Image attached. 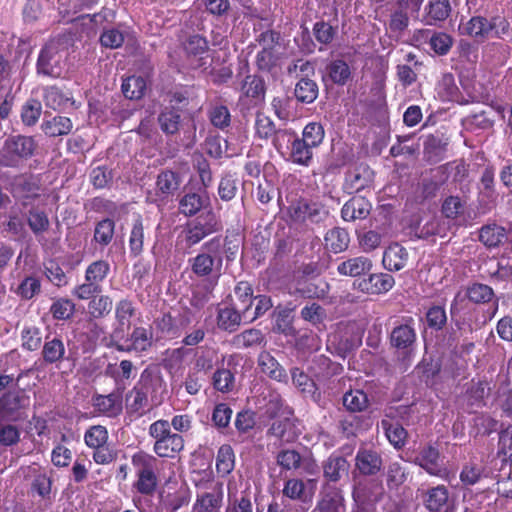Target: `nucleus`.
<instances>
[{
    "label": "nucleus",
    "instance_id": "obj_12",
    "mask_svg": "<svg viewBox=\"0 0 512 512\" xmlns=\"http://www.w3.org/2000/svg\"><path fill=\"white\" fill-rule=\"evenodd\" d=\"M412 323L413 319L409 318L405 323L395 326L390 333L391 346L405 356L411 353L416 341V332Z\"/></svg>",
    "mask_w": 512,
    "mask_h": 512
},
{
    "label": "nucleus",
    "instance_id": "obj_52",
    "mask_svg": "<svg viewBox=\"0 0 512 512\" xmlns=\"http://www.w3.org/2000/svg\"><path fill=\"white\" fill-rule=\"evenodd\" d=\"M285 55V52L258 51L255 63L259 70L271 72L278 67Z\"/></svg>",
    "mask_w": 512,
    "mask_h": 512
},
{
    "label": "nucleus",
    "instance_id": "obj_45",
    "mask_svg": "<svg viewBox=\"0 0 512 512\" xmlns=\"http://www.w3.org/2000/svg\"><path fill=\"white\" fill-rule=\"evenodd\" d=\"M327 74L333 83L344 85L351 77L349 65L342 59H335L327 65Z\"/></svg>",
    "mask_w": 512,
    "mask_h": 512
},
{
    "label": "nucleus",
    "instance_id": "obj_36",
    "mask_svg": "<svg viewBox=\"0 0 512 512\" xmlns=\"http://www.w3.org/2000/svg\"><path fill=\"white\" fill-rule=\"evenodd\" d=\"M73 128L70 118L65 116H55L50 120L43 121L42 131L49 137L64 136L71 132Z\"/></svg>",
    "mask_w": 512,
    "mask_h": 512
},
{
    "label": "nucleus",
    "instance_id": "obj_23",
    "mask_svg": "<svg viewBox=\"0 0 512 512\" xmlns=\"http://www.w3.org/2000/svg\"><path fill=\"white\" fill-rule=\"evenodd\" d=\"M371 211V203L364 197H352L342 209L341 216L344 221L365 219Z\"/></svg>",
    "mask_w": 512,
    "mask_h": 512
},
{
    "label": "nucleus",
    "instance_id": "obj_58",
    "mask_svg": "<svg viewBox=\"0 0 512 512\" xmlns=\"http://www.w3.org/2000/svg\"><path fill=\"white\" fill-rule=\"evenodd\" d=\"M85 444L89 448H99L107 444L108 431L102 425L91 426L84 434Z\"/></svg>",
    "mask_w": 512,
    "mask_h": 512
},
{
    "label": "nucleus",
    "instance_id": "obj_54",
    "mask_svg": "<svg viewBox=\"0 0 512 512\" xmlns=\"http://www.w3.org/2000/svg\"><path fill=\"white\" fill-rule=\"evenodd\" d=\"M324 136L323 126L317 122H310L304 127L300 140L314 149L323 142Z\"/></svg>",
    "mask_w": 512,
    "mask_h": 512
},
{
    "label": "nucleus",
    "instance_id": "obj_44",
    "mask_svg": "<svg viewBox=\"0 0 512 512\" xmlns=\"http://www.w3.org/2000/svg\"><path fill=\"white\" fill-rule=\"evenodd\" d=\"M290 159L295 164L308 167L313 159V148L297 137L291 146Z\"/></svg>",
    "mask_w": 512,
    "mask_h": 512
},
{
    "label": "nucleus",
    "instance_id": "obj_57",
    "mask_svg": "<svg viewBox=\"0 0 512 512\" xmlns=\"http://www.w3.org/2000/svg\"><path fill=\"white\" fill-rule=\"evenodd\" d=\"M89 300L88 312L93 318H101L110 313L112 299L108 295H95Z\"/></svg>",
    "mask_w": 512,
    "mask_h": 512
},
{
    "label": "nucleus",
    "instance_id": "obj_3",
    "mask_svg": "<svg viewBox=\"0 0 512 512\" xmlns=\"http://www.w3.org/2000/svg\"><path fill=\"white\" fill-rule=\"evenodd\" d=\"M110 265L105 260L89 264L85 270V281L74 287L72 295L79 300H88L102 292V282L108 276Z\"/></svg>",
    "mask_w": 512,
    "mask_h": 512
},
{
    "label": "nucleus",
    "instance_id": "obj_20",
    "mask_svg": "<svg viewBox=\"0 0 512 512\" xmlns=\"http://www.w3.org/2000/svg\"><path fill=\"white\" fill-rule=\"evenodd\" d=\"M449 139L442 133L428 135L424 140V158L430 163L441 161L447 151Z\"/></svg>",
    "mask_w": 512,
    "mask_h": 512
},
{
    "label": "nucleus",
    "instance_id": "obj_11",
    "mask_svg": "<svg viewBox=\"0 0 512 512\" xmlns=\"http://www.w3.org/2000/svg\"><path fill=\"white\" fill-rule=\"evenodd\" d=\"M162 385L160 377H152L150 374H142L141 381L138 386H135L130 392L129 399L131 400L129 407L132 411L138 412L148 405V395L154 389Z\"/></svg>",
    "mask_w": 512,
    "mask_h": 512
},
{
    "label": "nucleus",
    "instance_id": "obj_15",
    "mask_svg": "<svg viewBox=\"0 0 512 512\" xmlns=\"http://www.w3.org/2000/svg\"><path fill=\"white\" fill-rule=\"evenodd\" d=\"M42 361L46 365L59 366L67 359V351L61 337L47 336L41 350Z\"/></svg>",
    "mask_w": 512,
    "mask_h": 512
},
{
    "label": "nucleus",
    "instance_id": "obj_39",
    "mask_svg": "<svg viewBox=\"0 0 512 512\" xmlns=\"http://www.w3.org/2000/svg\"><path fill=\"white\" fill-rule=\"evenodd\" d=\"M126 342L131 343L133 352L142 353L152 346L153 333L149 328L135 327Z\"/></svg>",
    "mask_w": 512,
    "mask_h": 512
},
{
    "label": "nucleus",
    "instance_id": "obj_28",
    "mask_svg": "<svg viewBox=\"0 0 512 512\" xmlns=\"http://www.w3.org/2000/svg\"><path fill=\"white\" fill-rule=\"evenodd\" d=\"M258 365L261 371L269 376L271 379L278 382H286L288 379L285 369L278 363V361L267 351L259 354Z\"/></svg>",
    "mask_w": 512,
    "mask_h": 512
},
{
    "label": "nucleus",
    "instance_id": "obj_2",
    "mask_svg": "<svg viewBox=\"0 0 512 512\" xmlns=\"http://www.w3.org/2000/svg\"><path fill=\"white\" fill-rule=\"evenodd\" d=\"M189 265L197 277L218 278L223 265L221 237H214L204 243L202 252L189 259Z\"/></svg>",
    "mask_w": 512,
    "mask_h": 512
},
{
    "label": "nucleus",
    "instance_id": "obj_43",
    "mask_svg": "<svg viewBox=\"0 0 512 512\" xmlns=\"http://www.w3.org/2000/svg\"><path fill=\"white\" fill-rule=\"evenodd\" d=\"M241 92L246 97L257 101L263 100L265 95L264 80L257 75H247L242 81Z\"/></svg>",
    "mask_w": 512,
    "mask_h": 512
},
{
    "label": "nucleus",
    "instance_id": "obj_42",
    "mask_svg": "<svg viewBox=\"0 0 512 512\" xmlns=\"http://www.w3.org/2000/svg\"><path fill=\"white\" fill-rule=\"evenodd\" d=\"M448 231V224L437 216H430L425 221L419 224L418 233L419 237H430L438 235L440 237L446 236Z\"/></svg>",
    "mask_w": 512,
    "mask_h": 512
},
{
    "label": "nucleus",
    "instance_id": "obj_13",
    "mask_svg": "<svg viewBox=\"0 0 512 512\" xmlns=\"http://www.w3.org/2000/svg\"><path fill=\"white\" fill-rule=\"evenodd\" d=\"M317 489V479H308L304 482L298 478H292L285 482L283 494L292 499L304 503L311 502Z\"/></svg>",
    "mask_w": 512,
    "mask_h": 512
},
{
    "label": "nucleus",
    "instance_id": "obj_64",
    "mask_svg": "<svg viewBox=\"0 0 512 512\" xmlns=\"http://www.w3.org/2000/svg\"><path fill=\"white\" fill-rule=\"evenodd\" d=\"M235 384L234 374L225 368L218 369L213 374V386L222 393H227L233 390Z\"/></svg>",
    "mask_w": 512,
    "mask_h": 512
},
{
    "label": "nucleus",
    "instance_id": "obj_33",
    "mask_svg": "<svg viewBox=\"0 0 512 512\" xmlns=\"http://www.w3.org/2000/svg\"><path fill=\"white\" fill-rule=\"evenodd\" d=\"M344 507V498L337 489L326 491L311 512H341Z\"/></svg>",
    "mask_w": 512,
    "mask_h": 512
},
{
    "label": "nucleus",
    "instance_id": "obj_17",
    "mask_svg": "<svg viewBox=\"0 0 512 512\" xmlns=\"http://www.w3.org/2000/svg\"><path fill=\"white\" fill-rule=\"evenodd\" d=\"M267 435L275 437L281 443H291L297 439V431L293 415L275 419L269 429Z\"/></svg>",
    "mask_w": 512,
    "mask_h": 512
},
{
    "label": "nucleus",
    "instance_id": "obj_6",
    "mask_svg": "<svg viewBox=\"0 0 512 512\" xmlns=\"http://www.w3.org/2000/svg\"><path fill=\"white\" fill-rule=\"evenodd\" d=\"M221 228V223L216 215L208 212L205 217H199L188 222L183 233L187 245L191 247L201 242L207 236L220 231Z\"/></svg>",
    "mask_w": 512,
    "mask_h": 512
},
{
    "label": "nucleus",
    "instance_id": "obj_56",
    "mask_svg": "<svg viewBox=\"0 0 512 512\" xmlns=\"http://www.w3.org/2000/svg\"><path fill=\"white\" fill-rule=\"evenodd\" d=\"M264 340L262 332L258 329H248L233 337L232 343L237 348H248L260 345Z\"/></svg>",
    "mask_w": 512,
    "mask_h": 512
},
{
    "label": "nucleus",
    "instance_id": "obj_14",
    "mask_svg": "<svg viewBox=\"0 0 512 512\" xmlns=\"http://www.w3.org/2000/svg\"><path fill=\"white\" fill-rule=\"evenodd\" d=\"M373 175V171L367 164L355 165L346 174L345 189L348 193L359 192L372 183Z\"/></svg>",
    "mask_w": 512,
    "mask_h": 512
},
{
    "label": "nucleus",
    "instance_id": "obj_16",
    "mask_svg": "<svg viewBox=\"0 0 512 512\" xmlns=\"http://www.w3.org/2000/svg\"><path fill=\"white\" fill-rule=\"evenodd\" d=\"M223 500L222 484H216L211 491L198 494L193 504V512H220Z\"/></svg>",
    "mask_w": 512,
    "mask_h": 512
},
{
    "label": "nucleus",
    "instance_id": "obj_59",
    "mask_svg": "<svg viewBox=\"0 0 512 512\" xmlns=\"http://www.w3.org/2000/svg\"><path fill=\"white\" fill-rule=\"evenodd\" d=\"M181 116L178 111L166 109L158 116L161 130L166 134H175L179 130Z\"/></svg>",
    "mask_w": 512,
    "mask_h": 512
},
{
    "label": "nucleus",
    "instance_id": "obj_48",
    "mask_svg": "<svg viewBox=\"0 0 512 512\" xmlns=\"http://www.w3.org/2000/svg\"><path fill=\"white\" fill-rule=\"evenodd\" d=\"M462 34L475 37L485 38L488 33V19L482 16H474L464 25L460 26Z\"/></svg>",
    "mask_w": 512,
    "mask_h": 512
},
{
    "label": "nucleus",
    "instance_id": "obj_41",
    "mask_svg": "<svg viewBox=\"0 0 512 512\" xmlns=\"http://www.w3.org/2000/svg\"><path fill=\"white\" fill-rule=\"evenodd\" d=\"M243 318L241 310L235 307H224L218 312V326L223 330L235 331Z\"/></svg>",
    "mask_w": 512,
    "mask_h": 512
},
{
    "label": "nucleus",
    "instance_id": "obj_50",
    "mask_svg": "<svg viewBox=\"0 0 512 512\" xmlns=\"http://www.w3.org/2000/svg\"><path fill=\"white\" fill-rule=\"evenodd\" d=\"M466 201L459 196H448L444 199L441 212L447 219L455 220L464 214Z\"/></svg>",
    "mask_w": 512,
    "mask_h": 512
},
{
    "label": "nucleus",
    "instance_id": "obj_1",
    "mask_svg": "<svg viewBox=\"0 0 512 512\" xmlns=\"http://www.w3.org/2000/svg\"><path fill=\"white\" fill-rule=\"evenodd\" d=\"M37 148L38 144L32 136H9L0 148V167L20 168L34 156Z\"/></svg>",
    "mask_w": 512,
    "mask_h": 512
},
{
    "label": "nucleus",
    "instance_id": "obj_22",
    "mask_svg": "<svg viewBox=\"0 0 512 512\" xmlns=\"http://www.w3.org/2000/svg\"><path fill=\"white\" fill-rule=\"evenodd\" d=\"M451 10L449 0H430L425 6L423 21L426 25H437L449 17Z\"/></svg>",
    "mask_w": 512,
    "mask_h": 512
},
{
    "label": "nucleus",
    "instance_id": "obj_62",
    "mask_svg": "<svg viewBox=\"0 0 512 512\" xmlns=\"http://www.w3.org/2000/svg\"><path fill=\"white\" fill-rule=\"evenodd\" d=\"M276 463L284 470H296L301 466L302 457L294 449H283L277 453Z\"/></svg>",
    "mask_w": 512,
    "mask_h": 512
},
{
    "label": "nucleus",
    "instance_id": "obj_46",
    "mask_svg": "<svg viewBox=\"0 0 512 512\" xmlns=\"http://www.w3.org/2000/svg\"><path fill=\"white\" fill-rule=\"evenodd\" d=\"M294 94L299 102L309 104L317 98L318 86L313 80L302 78L296 84Z\"/></svg>",
    "mask_w": 512,
    "mask_h": 512
},
{
    "label": "nucleus",
    "instance_id": "obj_34",
    "mask_svg": "<svg viewBox=\"0 0 512 512\" xmlns=\"http://www.w3.org/2000/svg\"><path fill=\"white\" fill-rule=\"evenodd\" d=\"M292 382L304 395L310 396L314 401H319L320 392L314 381L301 369L294 367L291 369Z\"/></svg>",
    "mask_w": 512,
    "mask_h": 512
},
{
    "label": "nucleus",
    "instance_id": "obj_5",
    "mask_svg": "<svg viewBox=\"0 0 512 512\" xmlns=\"http://www.w3.org/2000/svg\"><path fill=\"white\" fill-rule=\"evenodd\" d=\"M288 215L295 223H320L328 216V210L319 201L300 198L292 202Z\"/></svg>",
    "mask_w": 512,
    "mask_h": 512
},
{
    "label": "nucleus",
    "instance_id": "obj_10",
    "mask_svg": "<svg viewBox=\"0 0 512 512\" xmlns=\"http://www.w3.org/2000/svg\"><path fill=\"white\" fill-rule=\"evenodd\" d=\"M11 192L14 197L23 201V205H27L28 200H34L40 196L39 180L32 174L16 175L11 183Z\"/></svg>",
    "mask_w": 512,
    "mask_h": 512
},
{
    "label": "nucleus",
    "instance_id": "obj_21",
    "mask_svg": "<svg viewBox=\"0 0 512 512\" xmlns=\"http://www.w3.org/2000/svg\"><path fill=\"white\" fill-rule=\"evenodd\" d=\"M373 268L371 259L365 256H357L342 261L337 266V272L341 276L360 277L369 273Z\"/></svg>",
    "mask_w": 512,
    "mask_h": 512
},
{
    "label": "nucleus",
    "instance_id": "obj_9",
    "mask_svg": "<svg viewBox=\"0 0 512 512\" xmlns=\"http://www.w3.org/2000/svg\"><path fill=\"white\" fill-rule=\"evenodd\" d=\"M62 60L63 54L59 50V44L51 41L41 50L37 62L38 71L49 76H59Z\"/></svg>",
    "mask_w": 512,
    "mask_h": 512
},
{
    "label": "nucleus",
    "instance_id": "obj_29",
    "mask_svg": "<svg viewBox=\"0 0 512 512\" xmlns=\"http://www.w3.org/2000/svg\"><path fill=\"white\" fill-rule=\"evenodd\" d=\"M349 243V233L341 227L329 229L324 236L325 248L335 254L347 250Z\"/></svg>",
    "mask_w": 512,
    "mask_h": 512
},
{
    "label": "nucleus",
    "instance_id": "obj_19",
    "mask_svg": "<svg viewBox=\"0 0 512 512\" xmlns=\"http://www.w3.org/2000/svg\"><path fill=\"white\" fill-rule=\"evenodd\" d=\"M380 454L371 449H360L355 456V467L360 474L371 476L377 474L382 468Z\"/></svg>",
    "mask_w": 512,
    "mask_h": 512
},
{
    "label": "nucleus",
    "instance_id": "obj_55",
    "mask_svg": "<svg viewBox=\"0 0 512 512\" xmlns=\"http://www.w3.org/2000/svg\"><path fill=\"white\" fill-rule=\"evenodd\" d=\"M144 244V226L140 216H138L132 225V229L129 237V248L130 252L134 256H138L143 251Z\"/></svg>",
    "mask_w": 512,
    "mask_h": 512
},
{
    "label": "nucleus",
    "instance_id": "obj_38",
    "mask_svg": "<svg viewBox=\"0 0 512 512\" xmlns=\"http://www.w3.org/2000/svg\"><path fill=\"white\" fill-rule=\"evenodd\" d=\"M236 298L235 306L241 310L243 318L248 317V312L253 302V289L249 282L241 281L234 288Z\"/></svg>",
    "mask_w": 512,
    "mask_h": 512
},
{
    "label": "nucleus",
    "instance_id": "obj_32",
    "mask_svg": "<svg viewBox=\"0 0 512 512\" xmlns=\"http://www.w3.org/2000/svg\"><path fill=\"white\" fill-rule=\"evenodd\" d=\"M448 499L449 492L447 487L438 485L425 492L423 503L430 512H440L447 505Z\"/></svg>",
    "mask_w": 512,
    "mask_h": 512
},
{
    "label": "nucleus",
    "instance_id": "obj_25",
    "mask_svg": "<svg viewBox=\"0 0 512 512\" xmlns=\"http://www.w3.org/2000/svg\"><path fill=\"white\" fill-rule=\"evenodd\" d=\"M349 462L345 457L332 454L323 463V474L331 482H338L344 475H348Z\"/></svg>",
    "mask_w": 512,
    "mask_h": 512
},
{
    "label": "nucleus",
    "instance_id": "obj_8",
    "mask_svg": "<svg viewBox=\"0 0 512 512\" xmlns=\"http://www.w3.org/2000/svg\"><path fill=\"white\" fill-rule=\"evenodd\" d=\"M133 461H139L142 468L138 472V480L135 487L138 492L145 495H151L157 486V477L153 472V466L156 458L151 455H138L133 458Z\"/></svg>",
    "mask_w": 512,
    "mask_h": 512
},
{
    "label": "nucleus",
    "instance_id": "obj_26",
    "mask_svg": "<svg viewBox=\"0 0 512 512\" xmlns=\"http://www.w3.org/2000/svg\"><path fill=\"white\" fill-rule=\"evenodd\" d=\"M507 238V230L496 223L484 225L479 231V240L487 248L498 247L505 243Z\"/></svg>",
    "mask_w": 512,
    "mask_h": 512
},
{
    "label": "nucleus",
    "instance_id": "obj_7",
    "mask_svg": "<svg viewBox=\"0 0 512 512\" xmlns=\"http://www.w3.org/2000/svg\"><path fill=\"white\" fill-rule=\"evenodd\" d=\"M448 167L438 166L426 173L417 188V198L421 201L436 197L440 187L448 179Z\"/></svg>",
    "mask_w": 512,
    "mask_h": 512
},
{
    "label": "nucleus",
    "instance_id": "obj_60",
    "mask_svg": "<svg viewBox=\"0 0 512 512\" xmlns=\"http://www.w3.org/2000/svg\"><path fill=\"white\" fill-rule=\"evenodd\" d=\"M14 422L0 421V445L11 447L17 445L20 441V429L13 424Z\"/></svg>",
    "mask_w": 512,
    "mask_h": 512
},
{
    "label": "nucleus",
    "instance_id": "obj_35",
    "mask_svg": "<svg viewBox=\"0 0 512 512\" xmlns=\"http://www.w3.org/2000/svg\"><path fill=\"white\" fill-rule=\"evenodd\" d=\"M255 42L260 48L259 51L285 52L283 39L277 31H263L255 38Z\"/></svg>",
    "mask_w": 512,
    "mask_h": 512
},
{
    "label": "nucleus",
    "instance_id": "obj_31",
    "mask_svg": "<svg viewBox=\"0 0 512 512\" xmlns=\"http://www.w3.org/2000/svg\"><path fill=\"white\" fill-rule=\"evenodd\" d=\"M209 203L210 199L205 193H187L179 201V211L185 216H194Z\"/></svg>",
    "mask_w": 512,
    "mask_h": 512
},
{
    "label": "nucleus",
    "instance_id": "obj_61",
    "mask_svg": "<svg viewBox=\"0 0 512 512\" xmlns=\"http://www.w3.org/2000/svg\"><path fill=\"white\" fill-rule=\"evenodd\" d=\"M27 223L35 235L46 232L50 226V221L44 211L31 209L27 217Z\"/></svg>",
    "mask_w": 512,
    "mask_h": 512
},
{
    "label": "nucleus",
    "instance_id": "obj_40",
    "mask_svg": "<svg viewBox=\"0 0 512 512\" xmlns=\"http://www.w3.org/2000/svg\"><path fill=\"white\" fill-rule=\"evenodd\" d=\"M44 101L46 106L53 110L65 109L74 104L70 95L56 86L45 89Z\"/></svg>",
    "mask_w": 512,
    "mask_h": 512
},
{
    "label": "nucleus",
    "instance_id": "obj_18",
    "mask_svg": "<svg viewBox=\"0 0 512 512\" xmlns=\"http://www.w3.org/2000/svg\"><path fill=\"white\" fill-rule=\"evenodd\" d=\"M439 461L440 454L433 446H426L421 449L414 459V463L425 469L430 475L443 477L446 470L441 467Z\"/></svg>",
    "mask_w": 512,
    "mask_h": 512
},
{
    "label": "nucleus",
    "instance_id": "obj_24",
    "mask_svg": "<svg viewBox=\"0 0 512 512\" xmlns=\"http://www.w3.org/2000/svg\"><path fill=\"white\" fill-rule=\"evenodd\" d=\"M184 448V439L181 435L171 433L155 441L153 450L162 458H173Z\"/></svg>",
    "mask_w": 512,
    "mask_h": 512
},
{
    "label": "nucleus",
    "instance_id": "obj_37",
    "mask_svg": "<svg viewBox=\"0 0 512 512\" xmlns=\"http://www.w3.org/2000/svg\"><path fill=\"white\" fill-rule=\"evenodd\" d=\"M94 406L99 412L114 417L122 411V400L118 394L114 393L99 395L94 400Z\"/></svg>",
    "mask_w": 512,
    "mask_h": 512
},
{
    "label": "nucleus",
    "instance_id": "obj_63",
    "mask_svg": "<svg viewBox=\"0 0 512 512\" xmlns=\"http://www.w3.org/2000/svg\"><path fill=\"white\" fill-rule=\"evenodd\" d=\"M115 223L106 218L97 223L94 230V240L101 246H107L113 239Z\"/></svg>",
    "mask_w": 512,
    "mask_h": 512
},
{
    "label": "nucleus",
    "instance_id": "obj_4",
    "mask_svg": "<svg viewBox=\"0 0 512 512\" xmlns=\"http://www.w3.org/2000/svg\"><path fill=\"white\" fill-rule=\"evenodd\" d=\"M30 397L24 389H13L0 396V421L19 422L27 418Z\"/></svg>",
    "mask_w": 512,
    "mask_h": 512
},
{
    "label": "nucleus",
    "instance_id": "obj_47",
    "mask_svg": "<svg viewBox=\"0 0 512 512\" xmlns=\"http://www.w3.org/2000/svg\"><path fill=\"white\" fill-rule=\"evenodd\" d=\"M146 90V81L141 76H131L122 83V92L130 100L142 98Z\"/></svg>",
    "mask_w": 512,
    "mask_h": 512
},
{
    "label": "nucleus",
    "instance_id": "obj_51",
    "mask_svg": "<svg viewBox=\"0 0 512 512\" xmlns=\"http://www.w3.org/2000/svg\"><path fill=\"white\" fill-rule=\"evenodd\" d=\"M368 403V397L362 390H350L343 396V405L350 412H362Z\"/></svg>",
    "mask_w": 512,
    "mask_h": 512
},
{
    "label": "nucleus",
    "instance_id": "obj_27",
    "mask_svg": "<svg viewBox=\"0 0 512 512\" xmlns=\"http://www.w3.org/2000/svg\"><path fill=\"white\" fill-rule=\"evenodd\" d=\"M408 260V252L401 245L394 243L384 252L383 265L389 271H399L403 269Z\"/></svg>",
    "mask_w": 512,
    "mask_h": 512
},
{
    "label": "nucleus",
    "instance_id": "obj_53",
    "mask_svg": "<svg viewBox=\"0 0 512 512\" xmlns=\"http://www.w3.org/2000/svg\"><path fill=\"white\" fill-rule=\"evenodd\" d=\"M234 452L229 445H223L219 448L216 457V470L222 476H226L234 469Z\"/></svg>",
    "mask_w": 512,
    "mask_h": 512
},
{
    "label": "nucleus",
    "instance_id": "obj_30",
    "mask_svg": "<svg viewBox=\"0 0 512 512\" xmlns=\"http://www.w3.org/2000/svg\"><path fill=\"white\" fill-rule=\"evenodd\" d=\"M181 178L177 172L164 170L159 173L156 180L157 194L163 199L172 196L180 187Z\"/></svg>",
    "mask_w": 512,
    "mask_h": 512
},
{
    "label": "nucleus",
    "instance_id": "obj_49",
    "mask_svg": "<svg viewBox=\"0 0 512 512\" xmlns=\"http://www.w3.org/2000/svg\"><path fill=\"white\" fill-rule=\"evenodd\" d=\"M408 473L399 462H392L386 470V484L390 490H397L407 480Z\"/></svg>",
    "mask_w": 512,
    "mask_h": 512
}]
</instances>
